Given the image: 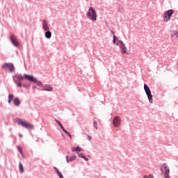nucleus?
Returning <instances> with one entry per match:
<instances>
[{
	"label": "nucleus",
	"mask_w": 178,
	"mask_h": 178,
	"mask_svg": "<svg viewBox=\"0 0 178 178\" xmlns=\"http://www.w3.org/2000/svg\"><path fill=\"white\" fill-rule=\"evenodd\" d=\"M113 43L116 44L118 47H120L122 54H127V47H126V45L124 43H123V41L118 40V38H116L115 34H113Z\"/></svg>",
	"instance_id": "obj_1"
},
{
	"label": "nucleus",
	"mask_w": 178,
	"mask_h": 178,
	"mask_svg": "<svg viewBox=\"0 0 178 178\" xmlns=\"http://www.w3.org/2000/svg\"><path fill=\"white\" fill-rule=\"evenodd\" d=\"M15 123H17L19 126H22L25 129H34V125L31 124L30 122H26L24 120H22L20 118H16L14 120Z\"/></svg>",
	"instance_id": "obj_2"
},
{
	"label": "nucleus",
	"mask_w": 178,
	"mask_h": 178,
	"mask_svg": "<svg viewBox=\"0 0 178 178\" xmlns=\"http://www.w3.org/2000/svg\"><path fill=\"white\" fill-rule=\"evenodd\" d=\"M86 16L89 20H91V22H95L97 20V11L94 8L90 7L86 13Z\"/></svg>",
	"instance_id": "obj_3"
},
{
	"label": "nucleus",
	"mask_w": 178,
	"mask_h": 178,
	"mask_svg": "<svg viewBox=\"0 0 178 178\" xmlns=\"http://www.w3.org/2000/svg\"><path fill=\"white\" fill-rule=\"evenodd\" d=\"M16 79L18 81H23V80H27L28 81H34V76L31 75H29L27 74H24V75L17 74L15 76Z\"/></svg>",
	"instance_id": "obj_4"
},
{
	"label": "nucleus",
	"mask_w": 178,
	"mask_h": 178,
	"mask_svg": "<svg viewBox=\"0 0 178 178\" xmlns=\"http://www.w3.org/2000/svg\"><path fill=\"white\" fill-rule=\"evenodd\" d=\"M160 170L162 173H165L164 176L165 178H170L169 177V173H170V170H169V168H168V165H166V163L162 164V165L160 168Z\"/></svg>",
	"instance_id": "obj_5"
},
{
	"label": "nucleus",
	"mask_w": 178,
	"mask_h": 178,
	"mask_svg": "<svg viewBox=\"0 0 178 178\" xmlns=\"http://www.w3.org/2000/svg\"><path fill=\"white\" fill-rule=\"evenodd\" d=\"M172 15H173V10H167L163 15L164 22H169L170 20V17H172Z\"/></svg>",
	"instance_id": "obj_6"
},
{
	"label": "nucleus",
	"mask_w": 178,
	"mask_h": 178,
	"mask_svg": "<svg viewBox=\"0 0 178 178\" xmlns=\"http://www.w3.org/2000/svg\"><path fill=\"white\" fill-rule=\"evenodd\" d=\"M10 40L14 47H19L20 45V43H19V41L16 39V36L15 35H11Z\"/></svg>",
	"instance_id": "obj_7"
},
{
	"label": "nucleus",
	"mask_w": 178,
	"mask_h": 178,
	"mask_svg": "<svg viewBox=\"0 0 178 178\" xmlns=\"http://www.w3.org/2000/svg\"><path fill=\"white\" fill-rule=\"evenodd\" d=\"M113 124L114 127H119L120 126V118L118 116L115 117L113 120Z\"/></svg>",
	"instance_id": "obj_8"
},
{
	"label": "nucleus",
	"mask_w": 178,
	"mask_h": 178,
	"mask_svg": "<svg viewBox=\"0 0 178 178\" xmlns=\"http://www.w3.org/2000/svg\"><path fill=\"white\" fill-rule=\"evenodd\" d=\"M77 156H71L70 159H69V156H66V159H67V162L69 163V162H73V161H76Z\"/></svg>",
	"instance_id": "obj_9"
},
{
	"label": "nucleus",
	"mask_w": 178,
	"mask_h": 178,
	"mask_svg": "<svg viewBox=\"0 0 178 178\" xmlns=\"http://www.w3.org/2000/svg\"><path fill=\"white\" fill-rule=\"evenodd\" d=\"M146 95H147L149 102H150V104H154V102L152 100V94H151V92L146 93Z\"/></svg>",
	"instance_id": "obj_10"
},
{
	"label": "nucleus",
	"mask_w": 178,
	"mask_h": 178,
	"mask_svg": "<svg viewBox=\"0 0 178 178\" xmlns=\"http://www.w3.org/2000/svg\"><path fill=\"white\" fill-rule=\"evenodd\" d=\"M146 95H147L149 102H150V104H154V102L152 100V94H151V92L146 93Z\"/></svg>",
	"instance_id": "obj_11"
},
{
	"label": "nucleus",
	"mask_w": 178,
	"mask_h": 178,
	"mask_svg": "<svg viewBox=\"0 0 178 178\" xmlns=\"http://www.w3.org/2000/svg\"><path fill=\"white\" fill-rule=\"evenodd\" d=\"M2 67H15L13 63H6L2 65Z\"/></svg>",
	"instance_id": "obj_12"
},
{
	"label": "nucleus",
	"mask_w": 178,
	"mask_h": 178,
	"mask_svg": "<svg viewBox=\"0 0 178 178\" xmlns=\"http://www.w3.org/2000/svg\"><path fill=\"white\" fill-rule=\"evenodd\" d=\"M14 104L16 106H19L20 105V99H19V98H17V97H15L14 99Z\"/></svg>",
	"instance_id": "obj_13"
},
{
	"label": "nucleus",
	"mask_w": 178,
	"mask_h": 178,
	"mask_svg": "<svg viewBox=\"0 0 178 178\" xmlns=\"http://www.w3.org/2000/svg\"><path fill=\"white\" fill-rule=\"evenodd\" d=\"M45 37H46V38H51V37H52V33H51V31H46Z\"/></svg>",
	"instance_id": "obj_14"
},
{
	"label": "nucleus",
	"mask_w": 178,
	"mask_h": 178,
	"mask_svg": "<svg viewBox=\"0 0 178 178\" xmlns=\"http://www.w3.org/2000/svg\"><path fill=\"white\" fill-rule=\"evenodd\" d=\"M52 90H54V88L51 85H46L45 91H52Z\"/></svg>",
	"instance_id": "obj_15"
},
{
	"label": "nucleus",
	"mask_w": 178,
	"mask_h": 178,
	"mask_svg": "<svg viewBox=\"0 0 178 178\" xmlns=\"http://www.w3.org/2000/svg\"><path fill=\"white\" fill-rule=\"evenodd\" d=\"M144 90H145L146 94L148 92H151V89H149V87H148L147 84L144 85Z\"/></svg>",
	"instance_id": "obj_16"
},
{
	"label": "nucleus",
	"mask_w": 178,
	"mask_h": 178,
	"mask_svg": "<svg viewBox=\"0 0 178 178\" xmlns=\"http://www.w3.org/2000/svg\"><path fill=\"white\" fill-rule=\"evenodd\" d=\"M35 81H30L31 83H35L36 84H38V86H39L40 87H41V86H42V83L40 81H38L37 79H35V78H34Z\"/></svg>",
	"instance_id": "obj_17"
},
{
	"label": "nucleus",
	"mask_w": 178,
	"mask_h": 178,
	"mask_svg": "<svg viewBox=\"0 0 178 178\" xmlns=\"http://www.w3.org/2000/svg\"><path fill=\"white\" fill-rule=\"evenodd\" d=\"M19 170L21 173H23V172H24L23 169V164L22 163V162L19 163Z\"/></svg>",
	"instance_id": "obj_18"
},
{
	"label": "nucleus",
	"mask_w": 178,
	"mask_h": 178,
	"mask_svg": "<svg viewBox=\"0 0 178 178\" xmlns=\"http://www.w3.org/2000/svg\"><path fill=\"white\" fill-rule=\"evenodd\" d=\"M78 156L79 157V158H82L83 159H84L85 161H88V159L87 158V157H86L85 156H84V154H82V153H80V154H78Z\"/></svg>",
	"instance_id": "obj_19"
},
{
	"label": "nucleus",
	"mask_w": 178,
	"mask_h": 178,
	"mask_svg": "<svg viewBox=\"0 0 178 178\" xmlns=\"http://www.w3.org/2000/svg\"><path fill=\"white\" fill-rule=\"evenodd\" d=\"M12 99H13V95L10 94L8 95V104H10L12 102Z\"/></svg>",
	"instance_id": "obj_20"
},
{
	"label": "nucleus",
	"mask_w": 178,
	"mask_h": 178,
	"mask_svg": "<svg viewBox=\"0 0 178 178\" xmlns=\"http://www.w3.org/2000/svg\"><path fill=\"white\" fill-rule=\"evenodd\" d=\"M17 148L18 149V152H19L21 155H23V151H22V147H20V146H17Z\"/></svg>",
	"instance_id": "obj_21"
},
{
	"label": "nucleus",
	"mask_w": 178,
	"mask_h": 178,
	"mask_svg": "<svg viewBox=\"0 0 178 178\" xmlns=\"http://www.w3.org/2000/svg\"><path fill=\"white\" fill-rule=\"evenodd\" d=\"M93 125L96 130H98V123H97V121L93 122Z\"/></svg>",
	"instance_id": "obj_22"
},
{
	"label": "nucleus",
	"mask_w": 178,
	"mask_h": 178,
	"mask_svg": "<svg viewBox=\"0 0 178 178\" xmlns=\"http://www.w3.org/2000/svg\"><path fill=\"white\" fill-rule=\"evenodd\" d=\"M15 83L17 84V87H22V83H20L19 81H15Z\"/></svg>",
	"instance_id": "obj_23"
},
{
	"label": "nucleus",
	"mask_w": 178,
	"mask_h": 178,
	"mask_svg": "<svg viewBox=\"0 0 178 178\" xmlns=\"http://www.w3.org/2000/svg\"><path fill=\"white\" fill-rule=\"evenodd\" d=\"M65 134H67V136H68V137H70V140H72V134H70V133H69V131H65Z\"/></svg>",
	"instance_id": "obj_24"
},
{
	"label": "nucleus",
	"mask_w": 178,
	"mask_h": 178,
	"mask_svg": "<svg viewBox=\"0 0 178 178\" xmlns=\"http://www.w3.org/2000/svg\"><path fill=\"white\" fill-rule=\"evenodd\" d=\"M144 178H154V175H145L144 176Z\"/></svg>",
	"instance_id": "obj_25"
},
{
	"label": "nucleus",
	"mask_w": 178,
	"mask_h": 178,
	"mask_svg": "<svg viewBox=\"0 0 178 178\" xmlns=\"http://www.w3.org/2000/svg\"><path fill=\"white\" fill-rule=\"evenodd\" d=\"M8 70L12 73V72H15V67H10L8 68Z\"/></svg>",
	"instance_id": "obj_26"
},
{
	"label": "nucleus",
	"mask_w": 178,
	"mask_h": 178,
	"mask_svg": "<svg viewBox=\"0 0 178 178\" xmlns=\"http://www.w3.org/2000/svg\"><path fill=\"white\" fill-rule=\"evenodd\" d=\"M81 151V149L80 148V147H76V152H80Z\"/></svg>",
	"instance_id": "obj_27"
},
{
	"label": "nucleus",
	"mask_w": 178,
	"mask_h": 178,
	"mask_svg": "<svg viewBox=\"0 0 178 178\" xmlns=\"http://www.w3.org/2000/svg\"><path fill=\"white\" fill-rule=\"evenodd\" d=\"M62 129V130L64 131V133H65L67 131V130L65 129V127H63V125L60 126Z\"/></svg>",
	"instance_id": "obj_28"
},
{
	"label": "nucleus",
	"mask_w": 178,
	"mask_h": 178,
	"mask_svg": "<svg viewBox=\"0 0 178 178\" xmlns=\"http://www.w3.org/2000/svg\"><path fill=\"white\" fill-rule=\"evenodd\" d=\"M119 12H120V13H122V12H123V8H119Z\"/></svg>",
	"instance_id": "obj_29"
},
{
	"label": "nucleus",
	"mask_w": 178,
	"mask_h": 178,
	"mask_svg": "<svg viewBox=\"0 0 178 178\" xmlns=\"http://www.w3.org/2000/svg\"><path fill=\"white\" fill-rule=\"evenodd\" d=\"M43 29L45 30V21H43Z\"/></svg>",
	"instance_id": "obj_30"
},
{
	"label": "nucleus",
	"mask_w": 178,
	"mask_h": 178,
	"mask_svg": "<svg viewBox=\"0 0 178 178\" xmlns=\"http://www.w3.org/2000/svg\"><path fill=\"white\" fill-rule=\"evenodd\" d=\"M72 152H76V148H74V147H72Z\"/></svg>",
	"instance_id": "obj_31"
},
{
	"label": "nucleus",
	"mask_w": 178,
	"mask_h": 178,
	"mask_svg": "<svg viewBox=\"0 0 178 178\" xmlns=\"http://www.w3.org/2000/svg\"><path fill=\"white\" fill-rule=\"evenodd\" d=\"M58 124H59V126H62V123L60 121L58 122Z\"/></svg>",
	"instance_id": "obj_32"
},
{
	"label": "nucleus",
	"mask_w": 178,
	"mask_h": 178,
	"mask_svg": "<svg viewBox=\"0 0 178 178\" xmlns=\"http://www.w3.org/2000/svg\"><path fill=\"white\" fill-rule=\"evenodd\" d=\"M49 28L47 25H45V30H48Z\"/></svg>",
	"instance_id": "obj_33"
},
{
	"label": "nucleus",
	"mask_w": 178,
	"mask_h": 178,
	"mask_svg": "<svg viewBox=\"0 0 178 178\" xmlns=\"http://www.w3.org/2000/svg\"><path fill=\"white\" fill-rule=\"evenodd\" d=\"M89 140H92V138L91 136H88Z\"/></svg>",
	"instance_id": "obj_34"
},
{
	"label": "nucleus",
	"mask_w": 178,
	"mask_h": 178,
	"mask_svg": "<svg viewBox=\"0 0 178 178\" xmlns=\"http://www.w3.org/2000/svg\"><path fill=\"white\" fill-rule=\"evenodd\" d=\"M55 122H56V123H58V122H59V121H58V120L55 119Z\"/></svg>",
	"instance_id": "obj_35"
},
{
	"label": "nucleus",
	"mask_w": 178,
	"mask_h": 178,
	"mask_svg": "<svg viewBox=\"0 0 178 178\" xmlns=\"http://www.w3.org/2000/svg\"><path fill=\"white\" fill-rule=\"evenodd\" d=\"M19 137H21V138H22V137H23V135H22V134H19Z\"/></svg>",
	"instance_id": "obj_36"
}]
</instances>
